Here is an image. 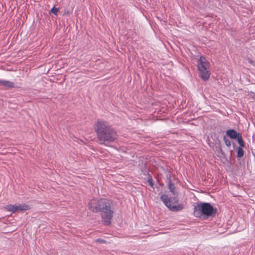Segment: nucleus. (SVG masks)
I'll list each match as a JSON object with an SVG mask.
<instances>
[{
    "instance_id": "9",
    "label": "nucleus",
    "mask_w": 255,
    "mask_h": 255,
    "mask_svg": "<svg viewBox=\"0 0 255 255\" xmlns=\"http://www.w3.org/2000/svg\"><path fill=\"white\" fill-rule=\"evenodd\" d=\"M3 86L5 87L6 89H11L14 87V84L13 82L8 81V80H5Z\"/></svg>"
},
{
    "instance_id": "8",
    "label": "nucleus",
    "mask_w": 255,
    "mask_h": 255,
    "mask_svg": "<svg viewBox=\"0 0 255 255\" xmlns=\"http://www.w3.org/2000/svg\"><path fill=\"white\" fill-rule=\"evenodd\" d=\"M168 187L170 191L172 193L173 195H176L177 192L176 191V187L175 184L172 182L171 180L170 179L168 182Z\"/></svg>"
},
{
    "instance_id": "10",
    "label": "nucleus",
    "mask_w": 255,
    "mask_h": 255,
    "mask_svg": "<svg viewBox=\"0 0 255 255\" xmlns=\"http://www.w3.org/2000/svg\"><path fill=\"white\" fill-rule=\"evenodd\" d=\"M238 140V142L240 145V146L239 147H245V142L244 140L243 139L242 135L239 136L238 138L237 139Z\"/></svg>"
},
{
    "instance_id": "5",
    "label": "nucleus",
    "mask_w": 255,
    "mask_h": 255,
    "mask_svg": "<svg viewBox=\"0 0 255 255\" xmlns=\"http://www.w3.org/2000/svg\"><path fill=\"white\" fill-rule=\"evenodd\" d=\"M160 199L164 204L173 212H178L182 210L184 208L183 205L181 204H178L175 205H172L171 203L172 201H173L174 203L178 202V199L177 197H174L172 199H171L168 197L167 195L162 194L160 197Z\"/></svg>"
},
{
    "instance_id": "13",
    "label": "nucleus",
    "mask_w": 255,
    "mask_h": 255,
    "mask_svg": "<svg viewBox=\"0 0 255 255\" xmlns=\"http://www.w3.org/2000/svg\"><path fill=\"white\" fill-rule=\"evenodd\" d=\"M59 8L55 7L54 6L52 7L50 10V12L53 13L54 15H57Z\"/></svg>"
},
{
    "instance_id": "17",
    "label": "nucleus",
    "mask_w": 255,
    "mask_h": 255,
    "mask_svg": "<svg viewBox=\"0 0 255 255\" xmlns=\"http://www.w3.org/2000/svg\"><path fill=\"white\" fill-rule=\"evenodd\" d=\"M5 80H0V85L1 86H3V84Z\"/></svg>"
},
{
    "instance_id": "4",
    "label": "nucleus",
    "mask_w": 255,
    "mask_h": 255,
    "mask_svg": "<svg viewBox=\"0 0 255 255\" xmlns=\"http://www.w3.org/2000/svg\"><path fill=\"white\" fill-rule=\"evenodd\" d=\"M209 66L210 63L205 57L200 56V59L197 62V67L199 76L203 81H206L209 78L210 72L208 70Z\"/></svg>"
},
{
    "instance_id": "12",
    "label": "nucleus",
    "mask_w": 255,
    "mask_h": 255,
    "mask_svg": "<svg viewBox=\"0 0 255 255\" xmlns=\"http://www.w3.org/2000/svg\"><path fill=\"white\" fill-rule=\"evenodd\" d=\"M223 140L225 143V144L226 145V146H227L228 147H230L231 145V141L229 140L227 137L226 136H224V137H223Z\"/></svg>"
},
{
    "instance_id": "14",
    "label": "nucleus",
    "mask_w": 255,
    "mask_h": 255,
    "mask_svg": "<svg viewBox=\"0 0 255 255\" xmlns=\"http://www.w3.org/2000/svg\"><path fill=\"white\" fill-rule=\"evenodd\" d=\"M147 182H148L149 185L151 187H153L154 184H153V182H152V179L151 177H150V178H148Z\"/></svg>"
},
{
    "instance_id": "15",
    "label": "nucleus",
    "mask_w": 255,
    "mask_h": 255,
    "mask_svg": "<svg viewBox=\"0 0 255 255\" xmlns=\"http://www.w3.org/2000/svg\"><path fill=\"white\" fill-rule=\"evenodd\" d=\"M96 242H98V243H99L100 244H105V243H106V240H105L104 239H101V238L97 239L96 240Z\"/></svg>"
},
{
    "instance_id": "18",
    "label": "nucleus",
    "mask_w": 255,
    "mask_h": 255,
    "mask_svg": "<svg viewBox=\"0 0 255 255\" xmlns=\"http://www.w3.org/2000/svg\"><path fill=\"white\" fill-rule=\"evenodd\" d=\"M250 62L251 63H252L253 62V61L252 60H250Z\"/></svg>"
},
{
    "instance_id": "2",
    "label": "nucleus",
    "mask_w": 255,
    "mask_h": 255,
    "mask_svg": "<svg viewBox=\"0 0 255 255\" xmlns=\"http://www.w3.org/2000/svg\"><path fill=\"white\" fill-rule=\"evenodd\" d=\"M94 129L101 144L109 145L118 138L115 129L104 120H98L94 125Z\"/></svg>"
},
{
    "instance_id": "6",
    "label": "nucleus",
    "mask_w": 255,
    "mask_h": 255,
    "mask_svg": "<svg viewBox=\"0 0 255 255\" xmlns=\"http://www.w3.org/2000/svg\"><path fill=\"white\" fill-rule=\"evenodd\" d=\"M5 208L7 211L12 213H15L16 212L25 211L30 209L29 205L24 203L22 204L7 205L5 206Z\"/></svg>"
},
{
    "instance_id": "16",
    "label": "nucleus",
    "mask_w": 255,
    "mask_h": 255,
    "mask_svg": "<svg viewBox=\"0 0 255 255\" xmlns=\"http://www.w3.org/2000/svg\"><path fill=\"white\" fill-rule=\"evenodd\" d=\"M71 13L70 11H69V10H65L64 11V14H67V15H70Z\"/></svg>"
},
{
    "instance_id": "11",
    "label": "nucleus",
    "mask_w": 255,
    "mask_h": 255,
    "mask_svg": "<svg viewBox=\"0 0 255 255\" xmlns=\"http://www.w3.org/2000/svg\"><path fill=\"white\" fill-rule=\"evenodd\" d=\"M244 151L242 147H238L237 151V157H242L244 156Z\"/></svg>"
},
{
    "instance_id": "7",
    "label": "nucleus",
    "mask_w": 255,
    "mask_h": 255,
    "mask_svg": "<svg viewBox=\"0 0 255 255\" xmlns=\"http://www.w3.org/2000/svg\"><path fill=\"white\" fill-rule=\"evenodd\" d=\"M226 134L230 137L231 139H237L241 135L240 132H237L235 129H231L227 130Z\"/></svg>"
},
{
    "instance_id": "1",
    "label": "nucleus",
    "mask_w": 255,
    "mask_h": 255,
    "mask_svg": "<svg viewBox=\"0 0 255 255\" xmlns=\"http://www.w3.org/2000/svg\"><path fill=\"white\" fill-rule=\"evenodd\" d=\"M88 208L93 213L100 214L105 225L111 224L114 210L113 201L107 198H94L90 201Z\"/></svg>"
},
{
    "instance_id": "3",
    "label": "nucleus",
    "mask_w": 255,
    "mask_h": 255,
    "mask_svg": "<svg viewBox=\"0 0 255 255\" xmlns=\"http://www.w3.org/2000/svg\"><path fill=\"white\" fill-rule=\"evenodd\" d=\"M217 209L214 207L210 203H197L193 208V215L198 218L207 220L215 217L217 214Z\"/></svg>"
}]
</instances>
